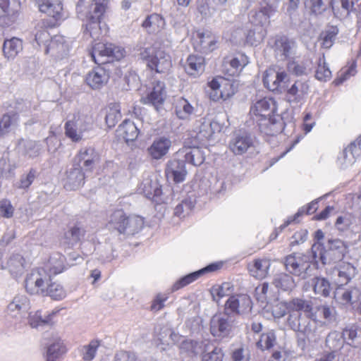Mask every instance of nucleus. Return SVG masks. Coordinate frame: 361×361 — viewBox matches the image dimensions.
<instances>
[{"label":"nucleus","instance_id":"obj_7","mask_svg":"<svg viewBox=\"0 0 361 361\" xmlns=\"http://www.w3.org/2000/svg\"><path fill=\"white\" fill-rule=\"evenodd\" d=\"M125 53V49L121 47L111 43L99 42L94 45L90 54L95 63L105 64L110 61V59H121Z\"/></svg>","mask_w":361,"mask_h":361},{"label":"nucleus","instance_id":"obj_25","mask_svg":"<svg viewBox=\"0 0 361 361\" xmlns=\"http://www.w3.org/2000/svg\"><path fill=\"white\" fill-rule=\"evenodd\" d=\"M109 73L104 67L97 66L90 71L86 75L85 81L91 88H102L109 80Z\"/></svg>","mask_w":361,"mask_h":361},{"label":"nucleus","instance_id":"obj_53","mask_svg":"<svg viewBox=\"0 0 361 361\" xmlns=\"http://www.w3.org/2000/svg\"><path fill=\"white\" fill-rule=\"evenodd\" d=\"M18 117L8 112L3 115L0 119V136L8 134L13 127L17 125Z\"/></svg>","mask_w":361,"mask_h":361},{"label":"nucleus","instance_id":"obj_41","mask_svg":"<svg viewBox=\"0 0 361 361\" xmlns=\"http://www.w3.org/2000/svg\"><path fill=\"white\" fill-rule=\"evenodd\" d=\"M270 266L269 260L257 259L249 265V271L253 277L262 279L267 276Z\"/></svg>","mask_w":361,"mask_h":361},{"label":"nucleus","instance_id":"obj_26","mask_svg":"<svg viewBox=\"0 0 361 361\" xmlns=\"http://www.w3.org/2000/svg\"><path fill=\"white\" fill-rule=\"evenodd\" d=\"M171 147V140L165 136H161L154 140L147 151L153 159L157 160L164 157L169 152Z\"/></svg>","mask_w":361,"mask_h":361},{"label":"nucleus","instance_id":"obj_31","mask_svg":"<svg viewBox=\"0 0 361 361\" xmlns=\"http://www.w3.org/2000/svg\"><path fill=\"white\" fill-rule=\"evenodd\" d=\"M310 86L307 81L296 80L287 90V98L289 102H300L307 94Z\"/></svg>","mask_w":361,"mask_h":361},{"label":"nucleus","instance_id":"obj_13","mask_svg":"<svg viewBox=\"0 0 361 361\" xmlns=\"http://www.w3.org/2000/svg\"><path fill=\"white\" fill-rule=\"evenodd\" d=\"M48 278L39 269L33 270L28 274L25 280L26 291L31 295H44Z\"/></svg>","mask_w":361,"mask_h":361},{"label":"nucleus","instance_id":"obj_30","mask_svg":"<svg viewBox=\"0 0 361 361\" xmlns=\"http://www.w3.org/2000/svg\"><path fill=\"white\" fill-rule=\"evenodd\" d=\"M139 190L147 198L154 201H158L157 199L162 193L161 186L157 180H152L149 176L143 178Z\"/></svg>","mask_w":361,"mask_h":361},{"label":"nucleus","instance_id":"obj_32","mask_svg":"<svg viewBox=\"0 0 361 361\" xmlns=\"http://www.w3.org/2000/svg\"><path fill=\"white\" fill-rule=\"evenodd\" d=\"M359 294L358 289L352 287L346 288L343 284H341L334 292V299L341 305H347L356 300Z\"/></svg>","mask_w":361,"mask_h":361},{"label":"nucleus","instance_id":"obj_63","mask_svg":"<svg viewBox=\"0 0 361 361\" xmlns=\"http://www.w3.org/2000/svg\"><path fill=\"white\" fill-rule=\"evenodd\" d=\"M232 85L226 83L224 90H212L209 92V97L213 101H219L222 99L226 100L234 94V91L231 90Z\"/></svg>","mask_w":361,"mask_h":361},{"label":"nucleus","instance_id":"obj_43","mask_svg":"<svg viewBox=\"0 0 361 361\" xmlns=\"http://www.w3.org/2000/svg\"><path fill=\"white\" fill-rule=\"evenodd\" d=\"M42 148V145L39 142L31 140H23L18 144V149L21 154L30 158L37 157L40 154Z\"/></svg>","mask_w":361,"mask_h":361},{"label":"nucleus","instance_id":"obj_35","mask_svg":"<svg viewBox=\"0 0 361 361\" xmlns=\"http://www.w3.org/2000/svg\"><path fill=\"white\" fill-rule=\"evenodd\" d=\"M39 9L56 20L63 18V6L58 0H43L42 3H39Z\"/></svg>","mask_w":361,"mask_h":361},{"label":"nucleus","instance_id":"obj_24","mask_svg":"<svg viewBox=\"0 0 361 361\" xmlns=\"http://www.w3.org/2000/svg\"><path fill=\"white\" fill-rule=\"evenodd\" d=\"M30 307V303L28 298L25 295L18 294L8 305L6 314L11 317L17 318L27 312Z\"/></svg>","mask_w":361,"mask_h":361},{"label":"nucleus","instance_id":"obj_44","mask_svg":"<svg viewBox=\"0 0 361 361\" xmlns=\"http://www.w3.org/2000/svg\"><path fill=\"white\" fill-rule=\"evenodd\" d=\"M119 135L126 141L135 140L139 133V130L134 122L130 120H125L118 128Z\"/></svg>","mask_w":361,"mask_h":361},{"label":"nucleus","instance_id":"obj_54","mask_svg":"<svg viewBox=\"0 0 361 361\" xmlns=\"http://www.w3.org/2000/svg\"><path fill=\"white\" fill-rule=\"evenodd\" d=\"M341 284H347L355 276V269L350 263L343 262L336 269Z\"/></svg>","mask_w":361,"mask_h":361},{"label":"nucleus","instance_id":"obj_58","mask_svg":"<svg viewBox=\"0 0 361 361\" xmlns=\"http://www.w3.org/2000/svg\"><path fill=\"white\" fill-rule=\"evenodd\" d=\"M24 258L19 254L13 255L10 257L7 266L11 274L18 275L20 274L24 269Z\"/></svg>","mask_w":361,"mask_h":361},{"label":"nucleus","instance_id":"obj_33","mask_svg":"<svg viewBox=\"0 0 361 361\" xmlns=\"http://www.w3.org/2000/svg\"><path fill=\"white\" fill-rule=\"evenodd\" d=\"M78 157L80 161L83 162V166L87 170H92L100 162V154L92 147L82 148Z\"/></svg>","mask_w":361,"mask_h":361},{"label":"nucleus","instance_id":"obj_59","mask_svg":"<svg viewBox=\"0 0 361 361\" xmlns=\"http://www.w3.org/2000/svg\"><path fill=\"white\" fill-rule=\"evenodd\" d=\"M121 118L119 107L117 104H113L109 106L106 110L105 121L109 128H113Z\"/></svg>","mask_w":361,"mask_h":361},{"label":"nucleus","instance_id":"obj_4","mask_svg":"<svg viewBox=\"0 0 361 361\" xmlns=\"http://www.w3.org/2000/svg\"><path fill=\"white\" fill-rule=\"evenodd\" d=\"M345 250V243L338 238L328 239L325 245L322 243H314L311 248L314 262L316 264L321 262L323 265L341 260L343 257Z\"/></svg>","mask_w":361,"mask_h":361},{"label":"nucleus","instance_id":"obj_19","mask_svg":"<svg viewBox=\"0 0 361 361\" xmlns=\"http://www.w3.org/2000/svg\"><path fill=\"white\" fill-rule=\"evenodd\" d=\"M69 50V44L64 37L62 35H55L51 38L48 44L46 45L44 52L57 59H61L68 56Z\"/></svg>","mask_w":361,"mask_h":361},{"label":"nucleus","instance_id":"obj_55","mask_svg":"<svg viewBox=\"0 0 361 361\" xmlns=\"http://www.w3.org/2000/svg\"><path fill=\"white\" fill-rule=\"evenodd\" d=\"M66 347L61 340H57L47 347V361H56L61 355L66 353Z\"/></svg>","mask_w":361,"mask_h":361},{"label":"nucleus","instance_id":"obj_15","mask_svg":"<svg viewBox=\"0 0 361 361\" xmlns=\"http://www.w3.org/2000/svg\"><path fill=\"white\" fill-rule=\"evenodd\" d=\"M361 157V137L351 142L338 157V164L342 169L351 166Z\"/></svg>","mask_w":361,"mask_h":361},{"label":"nucleus","instance_id":"obj_16","mask_svg":"<svg viewBox=\"0 0 361 361\" xmlns=\"http://www.w3.org/2000/svg\"><path fill=\"white\" fill-rule=\"evenodd\" d=\"M166 98V91L164 82L157 81L154 83L152 91L146 97L141 98V102L145 104H150L159 111Z\"/></svg>","mask_w":361,"mask_h":361},{"label":"nucleus","instance_id":"obj_64","mask_svg":"<svg viewBox=\"0 0 361 361\" xmlns=\"http://www.w3.org/2000/svg\"><path fill=\"white\" fill-rule=\"evenodd\" d=\"M331 77V72L326 66L325 56L323 55L319 59L318 67L316 71L315 78L320 81H326Z\"/></svg>","mask_w":361,"mask_h":361},{"label":"nucleus","instance_id":"obj_21","mask_svg":"<svg viewBox=\"0 0 361 361\" xmlns=\"http://www.w3.org/2000/svg\"><path fill=\"white\" fill-rule=\"evenodd\" d=\"M85 174L79 163H74L66 171L64 187L66 190H74L84 184Z\"/></svg>","mask_w":361,"mask_h":361},{"label":"nucleus","instance_id":"obj_14","mask_svg":"<svg viewBox=\"0 0 361 361\" xmlns=\"http://www.w3.org/2000/svg\"><path fill=\"white\" fill-rule=\"evenodd\" d=\"M298 44L294 39L286 36L277 37L274 42V52L280 60L288 59L296 54Z\"/></svg>","mask_w":361,"mask_h":361},{"label":"nucleus","instance_id":"obj_62","mask_svg":"<svg viewBox=\"0 0 361 361\" xmlns=\"http://www.w3.org/2000/svg\"><path fill=\"white\" fill-rule=\"evenodd\" d=\"M99 346V341L97 340H93L90 341L87 345L82 346L80 348V353L82 359L85 361L92 360L95 357Z\"/></svg>","mask_w":361,"mask_h":361},{"label":"nucleus","instance_id":"obj_46","mask_svg":"<svg viewBox=\"0 0 361 361\" xmlns=\"http://www.w3.org/2000/svg\"><path fill=\"white\" fill-rule=\"evenodd\" d=\"M311 285L315 295L328 297L330 295L331 288L329 281L323 277H314L312 279Z\"/></svg>","mask_w":361,"mask_h":361},{"label":"nucleus","instance_id":"obj_51","mask_svg":"<svg viewBox=\"0 0 361 361\" xmlns=\"http://www.w3.org/2000/svg\"><path fill=\"white\" fill-rule=\"evenodd\" d=\"M124 230L122 233L127 235H134L137 233L143 226L144 220L140 216L131 215L127 216Z\"/></svg>","mask_w":361,"mask_h":361},{"label":"nucleus","instance_id":"obj_36","mask_svg":"<svg viewBox=\"0 0 361 361\" xmlns=\"http://www.w3.org/2000/svg\"><path fill=\"white\" fill-rule=\"evenodd\" d=\"M276 11V6L267 5L259 11L250 13V21L257 27H262L263 25L269 23L270 16Z\"/></svg>","mask_w":361,"mask_h":361},{"label":"nucleus","instance_id":"obj_2","mask_svg":"<svg viewBox=\"0 0 361 361\" xmlns=\"http://www.w3.org/2000/svg\"><path fill=\"white\" fill-rule=\"evenodd\" d=\"M204 161V153L198 147H184L176 153V157L168 161L165 174L168 180L180 183L185 180L188 171L185 163L200 166Z\"/></svg>","mask_w":361,"mask_h":361},{"label":"nucleus","instance_id":"obj_37","mask_svg":"<svg viewBox=\"0 0 361 361\" xmlns=\"http://www.w3.org/2000/svg\"><path fill=\"white\" fill-rule=\"evenodd\" d=\"M247 63V58L243 54H239L236 56L225 58L224 67L230 75H234L240 71Z\"/></svg>","mask_w":361,"mask_h":361},{"label":"nucleus","instance_id":"obj_40","mask_svg":"<svg viewBox=\"0 0 361 361\" xmlns=\"http://www.w3.org/2000/svg\"><path fill=\"white\" fill-rule=\"evenodd\" d=\"M85 233L83 227L75 225L64 233L62 243L68 247H73L81 240Z\"/></svg>","mask_w":361,"mask_h":361},{"label":"nucleus","instance_id":"obj_20","mask_svg":"<svg viewBox=\"0 0 361 361\" xmlns=\"http://www.w3.org/2000/svg\"><path fill=\"white\" fill-rule=\"evenodd\" d=\"M276 110L275 101L271 98L264 97L253 104L250 108V114L257 121L259 118L271 117V114Z\"/></svg>","mask_w":361,"mask_h":361},{"label":"nucleus","instance_id":"obj_56","mask_svg":"<svg viewBox=\"0 0 361 361\" xmlns=\"http://www.w3.org/2000/svg\"><path fill=\"white\" fill-rule=\"evenodd\" d=\"M344 343V339L342 333L337 331H331L326 338V345L329 349L332 350L334 353L335 351L340 350Z\"/></svg>","mask_w":361,"mask_h":361},{"label":"nucleus","instance_id":"obj_29","mask_svg":"<svg viewBox=\"0 0 361 361\" xmlns=\"http://www.w3.org/2000/svg\"><path fill=\"white\" fill-rule=\"evenodd\" d=\"M317 311L319 312L320 316L324 319V322L319 321L317 319V316L313 313L314 318H309L308 319L312 322L314 319L317 321V327L322 331V334L324 332V326L336 322L337 319V314L335 307H331L327 305H322L317 307Z\"/></svg>","mask_w":361,"mask_h":361},{"label":"nucleus","instance_id":"obj_60","mask_svg":"<svg viewBox=\"0 0 361 361\" xmlns=\"http://www.w3.org/2000/svg\"><path fill=\"white\" fill-rule=\"evenodd\" d=\"M266 31L263 27H256L250 30L246 36V41L252 46H257L265 37Z\"/></svg>","mask_w":361,"mask_h":361},{"label":"nucleus","instance_id":"obj_23","mask_svg":"<svg viewBox=\"0 0 361 361\" xmlns=\"http://www.w3.org/2000/svg\"><path fill=\"white\" fill-rule=\"evenodd\" d=\"M217 37L209 31L197 32L195 48L204 54H208L217 48Z\"/></svg>","mask_w":361,"mask_h":361},{"label":"nucleus","instance_id":"obj_5","mask_svg":"<svg viewBox=\"0 0 361 361\" xmlns=\"http://www.w3.org/2000/svg\"><path fill=\"white\" fill-rule=\"evenodd\" d=\"M93 119L88 114L78 111L68 118L65 124L66 137L74 142L84 139V133L92 128Z\"/></svg>","mask_w":361,"mask_h":361},{"label":"nucleus","instance_id":"obj_42","mask_svg":"<svg viewBox=\"0 0 361 361\" xmlns=\"http://www.w3.org/2000/svg\"><path fill=\"white\" fill-rule=\"evenodd\" d=\"M23 50V42L17 37L6 39L3 45V52L8 59H14Z\"/></svg>","mask_w":361,"mask_h":361},{"label":"nucleus","instance_id":"obj_52","mask_svg":"<svg viewBox=\"0 0 361 361\" xmlns=\"http://www.w3.org/2000/svg\"><path fill=\"white\" fill-rule=\"evenodd\" d=\"M164 21L161 16L154 13L149 16L142 23V27L149 33L157 32L164 26Z\"/></svg>","mask_w":361,"mask_h":361},{"label":"nucleus","instance_id":"obj_9","mask_svg":"<svg viewBox=\"0 0 361 361\" xmlns=\"http://www.w3.org/2000/svg\"><path fill=\"white\" fill-rule=\"evenodd\" d=\"M234 328L233 316L225 312L223 314H216L210 320V333L219 339L231 336Z\"/></svg>","mask_w":361,"mask_h":361},{"label":"nucleus","instance_id":"obj_11","mask_svg":"<svg viewBox=\"0 0 361 361\" xmlns=\"http://www.w3.org/2000/svg\"><path fill=\"white\" fill-rule=\"evenodd\" d=\"M20 8L19 0H0V26L11 25L18 17Z\"/></svg>","mask_w":361,"mask_h":361},{"label":"nucleus","instance_id":"obj_12","mask_svg":"<svg viewBox=\"0 0 361 361\" xmlns=\"http://www.w3.org/2000/svg\"><path fill=\"white\" fill-rule=\"evenodd\" d=\"M254 147V137L246 131L235 132L229 142V149L235 155H242Z\"/></svg>","mask_w":361,"mask_h":361},{"label":"nucleus","instance_id":"obj_47","mask_svg":"<svg viewBox=\"0 0 361 361\" xmlns=\"http://www.w3.org/2000/svg\"><path fill=\"white\" fill-rule=\"evenodd\" d=\"M127 216L122 209L114 211L109 216V226L110 228L116 230L119 233H122L124 230Z\"/></svg>","mask_w":361,"mask_h":361},{"label":"nucleus","instance_id":"obj_17","mask_svg":"<svg viewBox=\"0 0 361 361\" xmlns=\"http://www.w3.org/2000/svg\"><path fill=\"white\" fill-rule=\"evenodd\" d=\"M219 123L212 121L206 118H200L196 120L193 125V131L195 137L200 141L209 139L216 131H219Z\"/></svg>","mask_w":361,"mask_h":361},{"label":"nucleus","instance_id":"obj_49","mask_svg":"<svg viewBox=\"0 0 361 361\" xmlns=\"http://www.w3.org/2000/svg\"><path fill=\"white\" fill-rule=\"evenodd\" d=\"M344 342L347 344L357 347L361 344V331L355 326H347L342 333Z\"/></svg>","mask_w":361,"mask_h":361},{"label":"nucleus","instance_id":"obj_45","mask_svg":"<svg viewBox=\"0 0 361 361\" xmlns=\"http://www.w3.org/2000/svg\"><path fill=\"white\" fill-rule=\"evenodd\" d=\"M180 351L188 357L199 355L202 351V343L194 340H183L180 345Z\"/></svg>","mask_w":361,"mask_h":361},{"label":"nucleus","instance_id":"obj_8","mask_svg":"<svg viewBox=\"0 0 361 361\" xmlns=\"http://www.w3.org/2000/svg\"><path fill=\"white\" fill-rule=\"evenodd\" d=\"M312 255L295 252L286 256L284 259L286 270L292 275L305 279L310 268Z\"/></svg>","mask_w":361,"mask_h":361},{"label":"nucleus","instance_id":"obj_61","mask_svg":"<svg viewBox=\"0 0 361 361\" xmlns=\"http://www.w3.org/2000/svg\"><path fill=\"white\" fill-rule=\"evenodd\" d=\"M44 295H49L54 300H61L66 295V290L63 286L57 283H47Z\"/></svg>","mask_w":361,"mask_h":361},{"label":"nucleus","instance_id":"obj_57","mask_svg":"<svg viewBox=\"0 0 361 361\" xmlns=\"http://www.w3.org/2000/svg\"><path fill=\"white\" fill-rule=\"evenodd\" d=\"M338 33V28L336 26H329L326 27L321 34L322 47L324 49L331 48L336 40Z\"/></svg>","mask_w":361,"mask_h":361},{"label":"nucleus","instance_id":"obj_28","mask_svg":"<svg viewBox=\"0 0 361 361\" xmlns=\"http://www.w3.org/2000/svg\"><path fill=\"white\" fill-rule=\"evenodd\" d=\"M220 267H221V264H211L198 271L190 273V274L182 277L178 281H177L173 286V290H177L191 283L192 282L196 281L197 279H199L203 274H204L206 273L214 271L219 269Z\"/></svg>","mask_w":361,"mask_h":361},{"label":"nucleus","instance_id":"obj_38","mask_svg":"<svg viewBox=\"0 0 361 361\" xmlns=\"http://www.w3.org/2000/svg\"><path fill=\"white\" fill-rule=\"evenodd\" d=\"M288 70L296 76L307 75L312 73L313 64L310 59H305L301 61H290L287 65Z\"/></svg>","mask_w":361,"mask_h":361},{"label":"nucleus","instance_id":"obj_50","mask_svg":"<svg viewBox=\"0 0 361 361\" xmlns=\"http://www.w3.org/2000/svg\"><path fill=\"white\" fill-rule=\"evenodd\" d=\"M330 4L335 15L345 16L353 11L354 2L350 0H330Z\"/></svg>","mask_w":361,"mask_h":361},{"label":"nucleus","instance_id":"obj_6","mask_svg":"<svg viewBox=\"0 0 361 361\" xmlns=\"http://www.w3.org/2000/svg\"><path fill=\"white\" fill-rule=\"evenodd\" d=\"M141 58L147 61V66L157 73H166L171 67V60L169 54L153 46L145 47L140 54Z\"/></svg>","mask_w":361,"mask_h":361},{"label":"nucleus","instance_id":"obj_10","mask_svg":"<svg viewBox=\"0 0 361 361\" xmlns=\"http://www.w3.org/2000/svg\"><path fill=\"white\" fill-rule=\"evenodd\" d=\"M252 309V301L247 295L231 296L225 304L224 312L228 315L242 314L250 312Z\"/></svg>","mask_w":361,"mask_h":361},{"label":"nucleus","instance_id":"obj_22","mask_svg":"<svg viewBox=\"0 0 361 361\" xmlns=\"http://www.w3.org/2000/svg\"><path fill=\"white\" fill-rule=\"evenodd\" d=\"M256 122L262 133L271 136L280 133L284 126V123L279 115L276 117L259 118Z\"/></svg>","mask_w":361,"mask_h":361},{"label":"nucleus","instance_id":"obj_34","mask_svg":"<svg viewBox=\"0 0 361 361\" xmlns=\"http://www.w3.org/2000/svg\"><path fill=\"white\" fill-rule=\"evenodd\" d=\"M183 67L188 75L197 77L204 72V59L198 55H189Z\"/></svg>","mask_w":361,"mask_h":361},{"label":"nucleus","instance_id":"obj_18","mask_svg":"<svg viewBox=\"0 0 361 361\" xmlns=\"http://www.w3.org/2000/svg\"><path fill=\"white\" fill-rule=\"evenodd\" d=\"M288 80V75L284 71H277L275 68L267 69L263 77L265 87L270 91L279 90L283 84Z\"/></svg>","mask_w":361,"mask_h":361},{"label":"nucleus","instance_id":"obj_3","mask_svg":"<svg viewBox=\"0 0 361 361\" xmlns=\"http://www.w3.org/2000/svg\"><path fill=\"white\" fill-rule=\"evenodd\" d=\"M107 4L108 0H78L76 4L78 17L87 22L86 30L92 38L98 37L95 30L99 27L100 18Z\"/></svg>","mask_w":361,"mask_h":361},{"label":"nucleus","instance_id":"obj_48","mask_svg":"<svg viewBox=\"0 0 361 361\" xmlns=\"http://www.w3.org/2000/svg\"><path fill=\"white\" fill-rule=\"evenodd\" d=\"M273 284L276 288L283 291L291 290L295 286L293 278L286 273L276 274L273 280Z\"/></svg>","mask_w":361,"mask_h":361},{"label":"nucleus","instance_id":"obj_39","mask_svg":"<svg viewBox=\"0 0 361 361\" xmlns=\"http://www.w3.org/2000/svg\"><path fill=\"white\" fill-rule=\"evenodd\" d=\"M174 109L177 117L182 120L189 119L195 112V108L184 97H178L175 100Z\"/></svg>","mask_w":361,"mask_h":361},{"label":"nucleus","instance_id":"obj_27","mask_svg":"<svg viewBox=\"0 0 361 361\" xmlns=\"http://www.w3.org/2000/svg\"><path fill=\"white\" fill-rule=\"evenodd\" d=\"M220 267H221V264H211L198 271L190 273V274L182 277L178 281H177L173 286V290H177L191 283L192 282L196 281L197 279H199L203 274H204L206 273L214 271L219 269Z\"/></svg>","mask_w":361,"mask_h":361},{"label":"nucleus","instance_id":"obj_1","mask_svg":"<svg viewBox=\"0 0 361 361\" xmlns=\"http://www.w3.org/2000/svg\"><path fill=\"white\" fill-rule=\"evenodd\" d=\"M312 302L302 298H293L286 302H279L272 310L275 318L283 317L286 312L288 326L293 331L304 334L309 342L316 343L322 337V331L317 327V321L308 319L314 318Z\"/></svg>","mask_w":361,"mask_h":361}]
</instances>
